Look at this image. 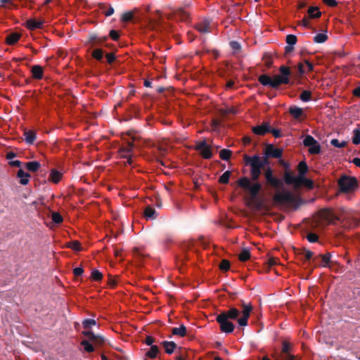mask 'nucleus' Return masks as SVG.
<instances>
[{
  "instance_id": "nucleus-1",
  "label": "nucleus",
  "mask_w": 360,
  "mask_h": 360,
  "mask_svg": "<svg viewBox=\"0 0 360 360\" xmlns=\"http://www.w3.org/2000/svg\"><path fill=\"white\" fill-rule=\"evenodd\" d=\"M252 310V306L250 304L243 302L240 309L236 307H230L228 310L223 311L219 314L216 320L223 333H231L235 328L231 320L237 321L240 326H246Z\"/></svg>"
},
{
  "instance_id": "nucleus-2",
  "label": "nucleus",
  "mask_w": 360,
  "mask_h": 360,
  "mask_svg": "<svg viewBox=\"0 0 360 360\" xmlns=\"http://www.w3.org/2000/svg\"><path fill=\"white\" fill-rule=\"evenodd\" d=\"M298 175L295 176L291 171L286 170L283 174L284 182L292 186L295 190H298L302 186L307 188H312L314 183L311 180L306 178L305 175L308 172V166L304 161H301L297 165Z\"/></svg>"
},
{
  "instance_id": "nucleus-3",
  "label": "nucleus",
  "mask_w": 360,
  "mask_h": 360,
  "mask_svg": "<svg viewBox=\"0 0 360 360\" xmlns=\"http://www.w3.org/2000/svg\"><path fill=\"white\" fill-rule=\"evenodd\" d=\"M281 75H275L272 78L267 75H262L259 77V82L263 86H268L274 89L278 88L281 84H287L290 82L291 72L288 67L281 66L279 68Z\"/></svg>"
},
{
  "instance_id": "nucleus-4",
  "label": "nucleus",
  "mask_w": 360,
  "mask_h": 360,
  "mask_svg": "<svg viewBox=\"0 0 360 360\" xmlns=\"http://www.w3.org/2000/svg\"><path fill=\"white\" fill-rule=\"evenodd\" d=\"M246 164L250 166V176L252 181H257L262 173V169L268 164L267 157H259L257 155L245 156Z\"/></svg>"
},
{
  "instance_id": "nucleus-5",
  "label": "nucleus",
  "mask_w": 360,
  "mask_h": 360,
  "mask_svg": "<svg viewBox=\"0 0 360 360\" xmlns=\"http://www.w3.org/2000/svg\"><path fill=\"white\" fill-rule=\"evenodd\" d=\"M274 200L276 203L297 209L302 201L300 197L295 195L287 190H283L275 193Z\"/></svg>"
},
{
  "instance_id": "nucleus-6",
  "label": "nucleus",
  "mask_w": 360,
  "mask_h": 360,
  "mask_svg": "<svg viewBox=\"0 0 360 360\" xmlns=\"http://www.w3.org/2000/svg\"><path fill=\"white\" fill-rule=\"evenodd\" d=\"M83 333L88 337L89 340L81 342L79 349L82 352H92L94 350V345H101L104 342L103 337L96 335L89 330H86Z\"/></svg>"
},
{
  "instance_id": "nucleus-7",
  "label": "nucleus",
  "mask_w": 360,
  "mask_h": 360,
  "mask_svg": "<svg viewBox=\"0 0 360 360\" xmlns=\"http://www.w3.org/2000/svg\"><path fill=\"white\" fill-rule=\"evenodd\" d=\"M238 184L241 188L250 193L252 199L257 197L262 188L259 183L251 184L250 180L248 177H243L240 179Z\"/></svg>"
},
{
  "instance_id": "nucleus-8",
  "label": "nucleus",
  "mask_w": 360,
  "mask_h": 360,
  "mask_svg": "<svg viewBox=\"0 0 360 360\" xmlns=\"http://www.w3.org/2000/svg\"><path fill=\"white\" fill-rule=\"evenodd\" d=\"M338 185L342 191L349 192L355 189L357 183L354 177L343 176L339 179Z\"/></svg>"
},
{
  "instance_id": "nucleus-9",
  "label": "nucleus",
  "mask_w": 360,
  "mask_h": 360,
  "mask_svg": "<svg viewBox=\"0 0 360 360\" xmlns=\"http://www.w3.org/2000/svg\"><path fill=\"white\" fill-rule=\"evenodd\" d=\"M264 176L268 184L275 188H281L283 186L282 180L275 177L270 167L264 169Z\"/></svg>"
},
{
  "instance_id": "nucleus-10",
  "label": "nucleus",
  "mask_w": 360,
  "mask_h": 360,
  "mask_svg": "<svg viewBox=\"0 0 360 360\" xmlns=\"http://www.w3.org/2000/svg\"><path fill=\"white\" fill-rule=\"evenodd\" d=\"M196 150L199 151L200 155L205 159H210L212 155L210 147L207 144L205 141L199 142L196 146Z\"/></svg>"
},
{
  "instance_id": "nucleus-11",
  "label": "nucleus",
  "mask_w": 360,
  "mask_h": 360,
  "mask_svg": "<svg viewBox=\"0 0 360 360\" xmlns=\"http://www.w3.org/2000/svg\"><path fill=\"white\" fill-rule=\"evenodd\" d=\"M133 149V143H129L128 146L122 147L119 150V153L121 158L127 159V163L131 164V153Z\"/></svg>"
},
{
  "instance_id": "nucleus-12",
  "label": "nucleus",
  "mask_w": 360,
  "mask_h": 360,
  "mask_svg": "<svg viewBox=\"0 0 360 360\" xmlns=\"http://www.w3.org/2000/svg\"><path fill=\"white\" fill-rule=\"evenodd\" d=\"M292 345L287 341L283 342L282 353L285 355V360H295V356L292 354Z\"/></svg>"
},
{
  "instance_id": "nucleus-13",
  "label": "nucleus",
  "mask_w": 360,
  "mask_h": 360,
  "mask_svg": "<svg viewBox=\"0 0 360 360\" xmlns=\"http://www.w3.org/2000/svg\"><path fill=\"white\" fill-rule=\"evenodd\" d=\"M266 155L275 158H281L282 155V150L280 148H274L273 146L269 145L266 148Z\"/></svg>"
},
{
  "instance_id": "nucleus-14",
  "label": "nucleus",
  "mask_w": 360,
  "mask_h": 360,
  "mask_svg": "<svg viewBox=\"0 0 360 360\" xmlns=\"http://www.w3.org/2000/svg\"><path fill=\"white\" fill-rule=\"evenodd\" d=\"M44 24V20H36V19H28L26 22V27L31 30L41 28L42 25Z\"/></svg>"
},
{
  "instance_id": "nucleus-15",
  "label": "nucleus",
  "mask_w": 360,
  "mask_h": 360,
  "mask_svg": "<svg viewBox=\"0 0 360 360\" xmlns=\"http://www.w3.org/2000/svg\"><path fill=\"white\" fill-rule=\"evenodd\" d=\"M252 131L257 135H264L266 132L270 131V127L267 123H264L262 125L254 127Z\"/></svg>"
},
{
  "instance_id": "nucleus-16",
  "label": "nucleus",
  "mask_w": 360,
  "mask_h": 360,
  "mask_svg": "<svg viewBox=\"0 0 360 360\" xmlns=\"http://www.w3.org/2000/svg\"><path fill=\"white\" fill-rule=\"evenodd\" d=\"M297 42V37L295 35L293 34H288L286 37V43L288 44V46H285V52L289 53L291 52L293 50V46Z\"/></svg>"
},
{
  "instance_id": "nucleus-17",
  "label": "nucleus",
  "mask_w": 360,
  "mask_h": 360,
  "mask_svg": "<svg viewBox=\"0 0 360 360\" xmlns=\"http://www.w3.org/2000/svg\"><path fill=\"white\" fill-rule=\"evenodd\" d=\"M17 176L20 179V183L22 185H26L29 182L30 175L27 172H24L22 169H20L18 171Z\"/></svg>"
},
{
  "instance_id": "nucleus-18",
  "label": "nucleus",
  "mask_w": 360,
  "mask_h": 360,
  "mask_svg": "<svg viewBox=\"0 0 360 360\" xmlns=\"http://www.w3.org/2000/svg\"><path fill=\"white\" fill-rule=\"evenodd\" d=\"M162 347L167 354H172L176 348V345L174 342L169 341H163L162 342Z\"/></svg>"
},
{
  "instance_id": "nucleus-19",
  "label": "nucleus",
  "mask_w": 360,
  "mask_h": 360,
  "mask_svg": "<svg viewBox=\"0 0 360 360\" xmlns=\"http://www.w3.org/2000/svg\"><path fill=\"white\" fill-rule=\"evenodd\" d=\"M197 30L201 33H207L210 32V21L205 20L196 25Z\"/></svg>"
},
{
  "instance_id": "nucleus-20",
  "label": "nucleus",
  "mask_w": 360,
  "mask_h": 360,
  "mask_svg": "<svg viewBox=\"0 0 360 360\" xmlns=\"http://www.w3.org/2000/svg\"><path fill=\"white\" fill-rule=\"evenodd\" d=\"M144 217L146 219H154L157 217L156 211L152 207L148 206L144 210Z\"/></svg>"
},
{
  "instance_id": "nucleus-21",
  "label": "nucleus",
  "mask_w": 360,
  "mask_h": 360,
  "mask_svg": "<svg viewBox=\"0 0 360 360\" xmlns=\"http://www.w3.org/2000/svg\"><path fill=\"white\" fill-rule=\"evenodd\" d=\"M289 112L295 119H298L303 114V110L296 105H292L289 108Z\"/></svg>"
},
{
  "instance_id": "nucleus-22",
  "label": "nucleus",
  "mask_w": 360,
  "mask_h": 360,
  "mask_svg": "<svg viewBox=\"0 0 360 360\" xmlns=\"http://www.w3.org/2000/svg\"><path fill=\"white\" fill-rule=\"evenodd\" d=\"M351 214L348 213L347 210L346 209H342L340 211V213L337 214L335 216V218L342 221H347L350 219V217H352Z\"/></svg>"
},
{
  "instance_id": "nucleus-23",
  "label": "nucleus",
  "mask_w": 360,
  "mask_h": 360,
  "mask_svg": "<svg viewBox=\"0 0 360 360\" xmlns=\"http://www.w3.org/2000/svg\"><path fill=\"white\" fill-rule=\"evenodd\" d=\"M20 38V34L13 32L6 37V41L9 45L15 44Z\"/></svg>"
},
{
  "instance_id": "nucleus-24",
  "label": "nucleus",
  "mask_w": 360,
  "mask_h": 360,
  "mask_svg": "<svg viewBox=\"0 0 360 360\" xmlns=\"http://www.w3.org/2000/svg\"><path fill=\"white\" fill-rule=\"evenodd\" d=\"M32 73L33 77L39 79L43 77V69L40 65H36L32 68Z\"/></svg>"
},
{
  "instance_id": "nucleus-25",
  "label": "nucleus",
  "mask_w": 360,
  "mask_h": 360,
  "mask_svg": "<svg viewBox=\"0 0 360 360\" xmlns=\"http://www.w3.org/2000/svg\"><path fill=\"white\" fill-rule=\"evenodd\" d=\"M186 327L184 325H181L179 327H175L172 329V333L174 335L184 337L186 334Z\"/></svg>"
},
{
  "instance_id": "nucleus-26",
  "label": "nucleus",
  "mask_w": 360,
  "mask_h": 360,
  "mask_svg": "<svg viewBox=\"0 0 360 360\" xmlns=\"http://www.w3.org/2000/svg\"><path fill=\"white\" fill-rule=\"evenodd\" d=\"M25 139L27 143L32 144L36 139V134L32 131H25Z\"/></svg>"
},
{
  "instance_id": "nucleus-27",
  "label": "nucleus",
  "mask_w": 360,
  "mask_h": 360,
  "mask_svg": "<svg viewBox=\"0 0 360 360\" xmlns=\"http://www.w3.org/2000/svg\"><path fill=\"white\" fill-rule=\"evenodd\" d=\"M159 353V349L156 345H152L150 348L146 352V355L151 359L158 356Z\"/></svg>"
},
{
  "instance_id": "nucleus-28",
  "label": "nucleus",
  "mask_w": 360,
  "mask_h": 360,
  "mask_svg": "<svg viewBox=\"0 0 360 360\" xmlns=\"http://www.w3.org/2000/svg\"><path fill=\"white\" fill-rule=\"evenodd\" d=\"M62 174L57 170L53 169L51 172L49 180L52 182L57 184L60 180Z\"/></svg>"
},
{
  "instance_id": "nucleus-29",
  "label": "nucleus",
  "mask_w": 360,
  "mask_h": 360,
  "mask_svg": "<svg viewBox=\"0 0 360 360\" xmlns=\"http://www.w3.org/2000/svg\"><path fill=\"white\" fill-rule=\"evenodd\" d=\"M308 14L311 18H316L320 17L321 13L319 11L318 7L311 6L308 9Z\"/></svg>"
},
{
  "instance_id": "nucleus-30",
  "label": "nucleus",
  "mask_w": 360,
  "mask_h": 360,
  "mask_svg": "<svg viewBox=\"0 0 360 360\" xmlns=\"http://www.w3.org/2000/svg\"><path fill=\"white\" fill-rule=\"evenodd\" d=\"M27 169L30 172H36L40 167V163L37 161H32L26 163Z\"/></svg>"
},
{
  "instance_id": "nucleus-31",
  "label": "nucleus",
  "mask_w": 360,
  "mask_h": 360,
  "mask_svg": "<svg viewBox=\"0 0 360 360\" xmlns=\"http://www.w3.org/2000/svg\"><path fill=\"white\" fill-rule=\"evenodd\" d=\"M328 39L326 32L319 33L314 37L315 43L321 44L325 42Z\"/></svg>"
},
{
  "instance_id": "nucleus-32",
  "label": "nucleus",
  "mask_w": 360,
  "mask_h": 360,
  "mask_svg": "<svg viewBox=\"0 0 360 360\" xmlns=\"http://www.w3.org/2000/svg\"><path fill=\"white\" fill-rule=\"evenodd\" d=\"M317 141L314 138L312 137L310 135H307L304 141H303V144L305 146H307V147H310L312 145H314V143H316Z\"/></svg>"
},
{
  "instance_id": "nucleus-33",
  "label": "nucleus",
  "mask_w": 360,
  "mask_h": 360,
  "mask_svg": "<svg viewBox=\"0 0 360 360\" xmlns=\"http://www.w3.org/2000/svg\"><path fill=\"white\" fill-rule=\"evenodd\" d=\"M352 143L355 145L360 143V129L359 128L353 130Z\"/></svg>"
},
{
  "instance_id": "nucleus-34",
  "label": "nucleus",
  "mask_w": 360,
  "mask_h": 360,
  "mask_svg": "<svg viewBox=\"0 0 360 360\" xmlns=\"http://www.w3.org/2000/svg\"><path fill=\"white\" fill-rule=\"evenodd\" d=\"M100 41H101V39L96 34H92L89 35V43L90 44L91 47L96 46L97 43Z\"/></svg>"
},
{
  "instance_id": "nucleus-35",
  "label": "nucleus",
  "mask_w": 360,
  "mask_h": 360,
  "mask_svg": "<svg viewBox=\"0 0 360 360\" xmlns=\"http://www.w3.org/2000/svg\"><path fill=\"white\" fill-rule=\"evenodd\" d=\"M96 324V322L94 319H85L82 322L83 327L88 330L91 328L92 326H95Z\"/></svg>"
},
{
  "instance_id": "nucleus-36",
  "label": "nucleus",
  "mask_w": 360,
  "mask_h": 360,
  "mask_svg": "<svg viewBox=\"0 0 360 360\" xmlns=\"http://www.w3.org/2000/svg\"><path fill=\"white\" fill-rule=\"evenodd\" d=\"M309 152L311 154H319L321 152V146L318 141L314 145H312L309 148Z\"/></svg>"
},
{
  "instance_id": "nucleus-37",
  "label": "nucleus",
  "mask_w": 360,
  "mask_h": 360,
  "mask_svg": "<svg viewBox=\"0 0 360 360\" xmlns=\"http://www.w3.org/2000/svg\"><path fill=\"white\" fill-rule=\"evenodd\" d=\"M250 257V251L248 249H243L239 255L240 260L245 262Z\"/></svg>"
},
{
  "instance_id": "nucleus-38",
  "label": "nucleus",
  "mask_w": 360,
  "mask_h": 360,
  "mask_svg": "<svg viewBox=\"0 0 360 360\" xmlns=\"http://www.w3.org/2000/svg\"><path fill=\"white\" fill-rule=\"evenodd\" d=\"M300 98L303 102H308L311 100V92L309 91H303L300 96Z\"/></svg>"
},
{
  "instance_id": "nucleus-39",
  "label": "nucleus",
  "mask_w": 360,
  "mask_h": 360,
  "mask_svg": "<svg viewBox=\"0 0 360 360\" xmlns=\"http://www.w3.org/2000/svg\"><path fill=\"white\" fill-rule=\"evenodd\" d=\"M231 155V152L227 149H223L220 151V158L224 160H228Z\"/></svg>"
},
{
  "instance_id": "nucleus-40",
  "label": "nucleus",
  "mask_w": 360,
  "mask_h": 360,
  "mask_svg": "<svg viewBox=\"0 0 360 360\" xmlns=\"http://www.w3.org/2000/svg\"><path fill=\"white\" fill-rule=\"evenodd\" d=\"M330 143L336 148H341L346 146L347 142L345 141L340 142L338 139H333L330 141Z\"/></svg>"
},
{
  "instance_id": "nucleus-41",
  "label": "nucleus",
  "mask_w": 360,
  "mask_h": 360,
  "mask_svg": "<svg viewBox=\"0 0 360 360\" xmlns=\"http://www.w3.org/2000/svg\"><path fill=\"white\" fill-rule=\"evenodd\" d=\"M231 172L226 171L219 178V182L221 184H227L230 178Z\"/></svg>"
},
{
  "instance_id": "nucleus-42",
  "label": "nucleus",
  "mask_w": 360,
  "mask_h": 360,
  "mask_svg": "<svg viewBox=\"0 0 360 360\" xmlns=\"http://www.w3.org/2000/svg\"><path fill=\"white\" fill-rule=\"evenodd\" d=\"M51 219L53 221L57 224H60L63 221L62 216L58 212H53L51 214Z\"/></svg>"
},
{
  "instance_id": "nucleus-43",
  "label": "nucleus",
  "mask_w": 360,
  "mask_h": 360,
  "mask_svg": "<svg viewBox=\"0 0 360 360\" xmlns=\"http://www.w3.org/2000/svg\"><path fill=\"white\" fill-rule=\"evenodd\" d=\"M320 256L321 257L322 259V266L324 267L328 266L331 257V255L330 253H328L326 255H322Z\"/></svg>"
},
{
  "instance_id": "nucleus-44",
  "label": "nucleus",
  "mask_w": 360,
  "mask_h": 360,
  "mask_svg": "<svg viewBox=\"0 0 360 360\" xmlns=\"http://www.w3.org/2000/svg\"><path fill=\"white\" fill-rule=\"evenodd\" d=\"M91 278L94 281H100L102 278V274L97 269H94L91 272Z\"/></svg>"
},
{
  "instance_id": "nucleus-45",
  "label": "nucleus",
  "mask_w": 360,
  "mask_h": 360,
  "mask_svg": "<svg viewBox=\"0 0 360 360\" xmlns=\"http://www.w3.org/2000/svg\"><path fill=\"white\" fill-rule=\"evenodd\" d=\"M219 268L222 270V271H227L230 268V263L229 261L226 260V259H224L221 262L220 264H219Z\"/></svg>"
},
{
  "instance_id": "nucleus-46",
  "label": "nucleus",
  "mask_w": 360,
  "mask_h": 360,
  "mask_svg": "<svg viewBox=\"0 0 360 360\" xmlns=\"http://www.w3.org/2000/svg\"><path fill=\"white\" fill-rule=\"evenodd\" d=\"M133 18V13L131 12H126L122 14L121 20L124 22H128Z\"/></svg>"
},
{
  "instance_id": "nucleus-47",
  "label": "nucleus",
  "mask_w": 360,
  "mask_h": 360,
  "mask_svg": "<svg viewBox=\"0 0 360 360\" xmlns=\"http://www.w3.org/2000/svg\"><path fill=\"white\" fill-rule=\"evenodd\" d=\"M92 55L96 59L101 60L103 58V53L101 49H95L93 51Z\"/></svg>"
},
{
  "instance_id": "nucleus-48",
  "label": "nucleus",
  "mask_w": 360,
  "mask_h": 360,
  "mask_svg": "<svg viewBox=\"0 0 360 360\" xmlns=\"http://www.w3.org/2000/svg\"><path fill=\"white\" fill-rule=\"evenodd\" d=\"M69 247L74 250L78 251L80 250V243L78 241L75 240L70 243Z\"/></svg>"
},
{
  "instance_id": "nucleus-49",
  "label": "nucleus",
  "mask_w": 360,
  "mask_h": 360,
  "mask_svg": "<svg viewBox=\"0 0 360 360\" xmlns=\"http://www.w3.org/2000/svg\"><path fill=\"white\" fill-rule=\"evenodd\" d=\"M303 255L307 260H310L313 256V252L309 250H304Z\"/></svg>"
},
{
  "instance_id": "nucleus-50",
  "label": "nucleus",
  "mask_w": 360,
  "mask_h": 360,
  "mask_svg": "<svg viewBox=\"0 0 360 360\" xmlns=\"http://www.w3.org/2000/svg\"><path fill=\"white\" fill-rule=\"evenodd\" d=\"M297 70L300 75L305 73L307 72V70L305 69V64L300 63L297 66Z\"/></svg>"
},
{
  "instance_id": "nucleus-51",
  "label": "nucleus",
  "mask_w": 360,
  "mask_h": 360,
  "mask_svg": "<svg viewBox=\"0 0 360 360\" xmlns=\"http://www.w3.org/2000/svg\"><path fill=\"white\" fill-rule=\"evenodd\" d=\"M307 240L311 243H314L318 240V236L315 233H309L307 236Z\"/></svg>"
},
{
  "instance_id": "nucleus-52",
  "label": "nucleus",
  "mask_w": 360,
  "mask_h": 360,
  "mask_svg": "<svg viewBox=\"0 0 360 360\" xmlns=\"http://www.w3.org/2000/svg\"><path fill=\"white\" fill-rule=\"evenodd\" d=\"M73 272H74L75 276H79L82 274V273L84 272V270L82 267H76L74 269Z\"/></svg>"
},
{
  "instance_id": "nucleus-53",
  "label": "nucleus",
  "mask_w": 360,
  "mask_h": 360,
  "mask_svg": "<svg viewBox=\"0 0 360 360\" xmlns=\"http://www.w3.org/2000/svg\"><path fill=\"white\" fill-rule=\"evenodd\" d=\"M275 138H279L281 136V133L280 131V130L278 129H270V131Z\"/></svg>"
},
{
  "instance_id": "nucleus-54",
  "label": "nucleus",
  "mask_w": 360,
  "mask_h": 360,
  "mask_svg": "<svg viewBox=\"0 0 360 360\" xmlns=\"http://www.w3.org/2000/svg\"><path fill=\"white\" fill-rule=\"evenodd\" d=\"M110 37L113 39V40H117L119 38V34L117 31L115 30H111L110 32Z\"/></svg>"
},
{
  "instance_id": "nucleus-55",
  "label": "nucleus",
  "mask_w": 360,
  "mask_h": 360,
  "mask_svg": "<svg viewBox=\"0 0 360 360\" xmlns=\"http://www.w3.org/2000/svg\"><path fill=\"white\" fill-rule=\"evenodd\" d=\"M231 47L234 50H238L240 48V45L238 41H233L230 42Z\"/></svg>"
},
{
  "instance_id": "nucleus-56",
  "label": "nucleus",
  "mask_w": 360,
  "mask_h": 360,
  "mask_svg": "<svg viewBox=\"0 0 360 360\" xmlns=\"http://www.w3.org/2000/svg\"><path fill=\"white\" fill-rule=\"evenodd\" d=\"M115 55L112 53H108L106 55V59H107L108 63H112L115 60Z\"/></svg>"
},
{
  "instance_id": "nucleus-57",
  "label": "nucleus",
  "mask_w": 360,
  "mask_h": 360,
  "mask_svg": "<svg viewBox=\"0 0 360 360\" xmlns=\"http://www.w3.org/2000/svg\"><path fill=\"white\" fill-rule=\"evenodd\" d=\"M325 4L330 6H335L337 5V1L335 0H323Z\"/></svg>"
},
{
  "instance_id": "nucleus-58",
  "label": "nucleus",
  "mask_w": 360,
  "mask_h": 360,
  "mask_svg": "<svg viewBox=\"0 0 360 360\" xmlns=\"http://www.w3.org/2000/svg\"><path fill=\"white\" fill-rule=\"evenodd\" d=\"M304 64H305V69L307 70V72L311 71L313 70V65L311 63H309V61H305Z\"/></svg>"
},
{
  "instance_id": "nucleus-59",
  "label": "nucleus",
  "mask_w": 360,
  "mask_h": 360,
  "mask_svg": "<svg viewBox=\"0 0 360 360\" xmlns=\"http://www.w3.org/2000/svg\"><path fill=\"white\" fill-rule=\"evenodd\" d=\"M114 13V8L112 7H110L107 11H105V15L106 16H110Z\"/></svg>"
},
{
  "instance_id": "nucleus-60",
  "label": "nucleus",
  "mask_w": 360,
  "mask_h": 360,
  "mask_svg": "<svg viewBox=\"0 0 360 360\" xmlns=\"http://www.w3.org/2000/svg\"><path fill=\"white\" fill-rule=\"evenodd\" d=\"M10 165L18 167L21 165V162L20 160H13L10 162Z\"/></svg>"
},
{
  "instance_id": "nucleus-61",
  "label": "nucleus",
  "mask_w": 360,
  "mask_h": 360,
  "mask_svg": "<svg viewBox=\"0 0 360 360\" xmlns=\"http://www.w3.org/2000/svg\"><path fill=\"white\" fill-rule=\"evenodd\" d=\"M354 96L360 97V86L353 90Z\"/></svg>"
},
{
  "instance_id": "nucleus-62",
  "label": "nucleus",
  "mask_w": 360,
  "mask_h": 360,
  "mask_svg": "<svg viewBox=\"0 0 360 360\" xmlns=\"http://www.w3.org/2000/svg\"><path fill=\"white\" fill-rule=\"evenodd\" d=\"M352 163H354L356 167H360V158H355L352 161Z\"/></svg>"
},
{
  "instance_id": "nucleus-63",
  "label": "nucleus",
  "mask_w": 360,
  "mask_h": 360,
  "mask_svg": "<svg viewBox=\"0 0 360 360\" xmlns=\"http://www.w3.org/2000/svg\"><path fill=\"white\" fill-rule=\"evenodd\" d=\"M146 343L147 345H151L152 346V344L153 343V338L148 336L146 338Z\"/></svg>"
},
{
  "instance_id": "nucleus-64",
  "label": "nucleus",
  "mask_w": 360,
  "mask_h": 360,
  "mask_svg": "<svg viewBox=\"0 0 360 360\" xmlns=\"http://www.w3.org/2000/svg\"><path fill=\"white\" fill-rule=\"evenodd\" d=\"M15 157V154L13 152H9L6 155V158L8 160H12Z\"/></svg>"
}]
</instances>
